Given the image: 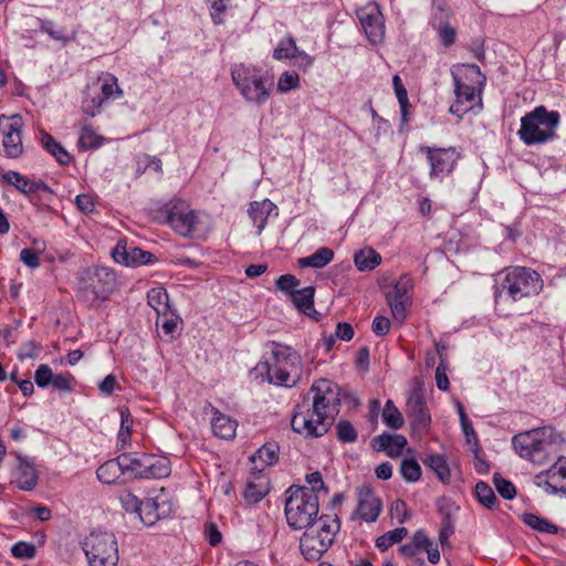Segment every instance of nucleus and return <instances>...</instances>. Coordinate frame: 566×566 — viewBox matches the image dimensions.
Segmentation results:
<instances>
[{
  "label": "nucleus",
  "instance_id": "nucleus-27",
  "mask_svg": "<svg viewBox=\"0 0 566 566\" xmlns=\"http://www.w3.org/2000/svg\"><path fill=\"white\" fill-rule=\"evenodd\" d=\"M279 446L275 442L264 443L256 452L251 457L252 463L258 471H263L266 467L273 465L279 459Z\"/></svg>",
  "mask_w": 566,
  "mask_h": 566
},
{
  "label": "nucleus",
  "instance_id": "nucleus-19",
  "mask_svg": "<svg viewBox=\"0 0 566 566\" xmlns=\"http://www.w3.org/2000/svg\"><path fill=\"white\" fill-rule=\"evenodd\" d=\"M357 500L358 504L355 513L367 523L375 522L382 509L380 499L369 486L364 485L357 491Z\"/></svg>",
  "mask_w": 566,
  "mask_h": 566
},
{
  "label": "nucleus",
  "instance_id": "nucleus-39",
  "mask_svg": "<svg viewBox=\"0 0 566 566\" xmlns=\"http://www.w3.org/2000/svg\"><path fill=\"white\" fill-rule=\"evenodd\" d=\"M132 415L127 408L120 409V428L117 434V447L124 449L130 441Z\"/></svg>",
  "mask_w": 566,
  "mask_h": 566
},
{
  "label": "nucleus",
  "instance_id": "nucleus-25",
  "mask_svg": "<svg viewBox=\"0 0 566 566\" xmlns=\"http://www.w3.org/2000/svg\"><path fill=\"white\" fill-rule=\"evenodd\" d=\"M276 209V206L269 199L263 201H253L248 210L249 217L258 229L260 235L266 226L270 213Z\"/></svg>",
  "mask_w": 566,
  "mask_h": 566
},
{
  "label": "nucleus",
  "instance_id": "nucleus-54",
  "mask_svg": "<svg viewBox=\"0 0 566 566\" xmlns=\"http://www.w3.org/2000/svg\"><path fill=\"white\" fill-rule=\"evenodd\" d=\"M104 103H106V99H104L101 94L92 97L87 96L83 101V111L85 114L94 117L99 114Z\"/></svg>",
  "mask_w": 566,
  "mask_h": 566
},
{
  "label": "nucleus",
  "instance_id": "nucleus-36",
  "mask_svg": "<svg viewBox=\"0 0 566 566\" xmlns=\"http://www.w3.org/2000/svg\"><path fill=\"white\" fill-rule=\"evenodd\" d=\"M422 462L426 467L430 468L437 474L438 479L441 482L447 483L450 481V468L443 455L430 453L426 455Z\"/></svg>",
  "mask_w": 566,
  "mask_h": 566
},
{
  "label": "nucleus",
  "instance_id": "nucleus-35",
  "mask_svg": "<svg viewBox=\"0 0 566 566\" xmlns=\"http://www.w3.org/2000/svg\"><path fill=\"white\" fill-rule=\"evenodd\" d=\"M354 263L361 272L371 271L381 263V255L373 248H365L355 252Z\"/></svg>",
  "mask_w": 566,
  "mask_h": 566
},
{
  "label": "nucleus",
  "instance_id": "nucleus-38",
  "mask_svg": "<svg viewBox=\"0 0 566 566\" xmlns=\"http://www.w3.org/2000/svg\"><path fill=\"white\" fill-rule=\"evenodd\" d=\"M381 417L384 423L391 429L397 430L403 426L402 415L390 399L386 401Z\"/></svg>",
  "mask_w": 566,
  "mask_h": 566
},
{
  "label": "nucleus",
  "instance_id": "nucleus-8",
  "mask_svg": "<svg viewBox=\"0 0 566 566\" xmlns=\"http://www.w3.org/2000/svg\"><path fill=\"white\" fill-rule=\"evenodd\" d=\"M231 77L245 102L260 106L270 99L272 82L261 69L235 64Z\"/></svg>",
  "mask_w": 566,
  "mask_h": 566
},
{
  "label": "nucleus",
  "instance_id": "nucleus-60",
  "mask_svg": "<svg viewBox=\"0 0 566 566\" xmlns=\"http://www.w3.org/2000/svg\"><path fill=\"white\" fill-rule=\"evenodd\" d=\"M205 536L211 546H217L222 541L221 532L219 531L218 526L212 522L206 524Z\"/></svg>",
  "mask_w": 566,
  "mask_h": 566
},
{
  "label": "nucleus",
  "instance_id": "nucleus-46",
  "mask_svg": "<svg viewBox=\"0 0 566 566\" xmlns=\"http://www.w3.org/2000/svg\"><path fill=\"white\" fill-rule=\"evenodd\" d=\"M475 495L478 501L489 509H491L497 500L492 488L483 481L476 483Z\"/></svg>",
  "mask_w": 566,
  "mask_h": 566
},
{
  "label": "nucleus",
  "instance_id": "nucleus-15",
  "mask_svg": "<svg viewBox=\"0 0 566 566\" xmlns=\"http://www.w3.org/2000/svg\"><path fill=\"white\" fill-rule=\"evenodd\" d=\"M407 415L411 418V426L415 431L420 433L428 431L431 416L421 388H413L408 396Z\"/></svg>",
  "mask_w": 566,
  "mask_h": 566
},
{
  "label": "nucleus",
  "instance_id": "nucleus-18",
  "mask_svg": "<svg viewBox=\"0 0 566 566\" xmlns=\"http://www.w3.org/2000/svg\"><path fill=\"white\" fill-rule=\"evenodd\" d=\"M357 15L368 40L374 44L381 42L385 35V24L378 8L368 7L360 9Z\"/></svg>",
  "mask_w": 566,
  "mask_h": 566
},
{
  "label": "nucleus",
  "instance_id": "nucleus-30",
  "mask_svg": "<svg viewBox=\"0 0 566 566\" xmlns=\"http://www.w3.org/2000/svg\"><path fill=\"white\" fill-rule=\"evenodd\" d=\"M15 482L19 489L31 491L38 483L36 470L32 464L19 458V465L15 472Z\"/></svg>",
  "mask_w": 566,
  "mask_h": 566
},
{
  "label": "nucleus",
  "instance_id": "nucleus-45",
  "mask_svg": "<svg viewBox=\"0 0 566 566\" xmlns=\"http://www.w3.org/2000/svg\"><path fill=\"white\" fill-rule=\"evenodd\" d=\"M433 29L436 30L440 43L449 48L455 42L457 30L448 22H433Z\"/></svg>",
  "mask_w": 566,
  "mask_h": 566
},
{
  "label": "nucleus",
  "instance_id": "nucleus-55",
  "mask_svg": "<svg viewBox=\"0 0 566 566\" xmlns=\"http://www.w3.org/2000/svg\"><path fill=\"white\" fill-rule=\"evenodd\" d=\"M104 103H106V99H104L101 94L92 97L87 96L83 101V111L85 114L94 117L99 114Z\"/></svg>",
  "mask_w": 566,
  "mask_h": 566
},
{
  "label": "nucleus",
  "instance_id": "nucleus-37",
  "mask_svg": "<svg viewBox=\"0 0 566 566\" xmlns=\"http://www.w3.org/2000/svg\"><path fill=\"white\" fill-rule=\"evenodd\" d=\"M98 82L101 83V95L106 102L109 99L115 101L123 96V91L118 85L117 77L112 73H102L98 77Z\"/></svg>",
  "mask_w": 566,
  "mask_h": 566
},
{
  "label": "nucleus",
  "instance_id": "nucleus-51",
  "mask_svg": "<svg viewBox=\"0 0 566 566\" xmlns=\"http://www.w3.org/2000/svg\"><path fill=\"white\" fill-rule=\"evenodd\" d=\"M119 502L126 512L138 514L142 501L129 490H123L119 493Z\"/></svg>",
  "mask_w": 566,
  "mask_h": 566
},
{
  "label": "nucleus",
  "instance_id": "nucleus-41",
  "mask_svg": "<svg viewBox=\"0 0 566 566\" xmlns=\"http://www.w3.org/2000/svg\"><path fill=\"white\" fill-rule=\"evenodd\" d=\"M523 522L530 526L533 530H536L541 533H547V534H556L557 533V526L547 520L537 516L532 513H526L523 515Z\"/></svg>",
  "mask_w": 566,
  "mask_h": 566
},
{
  "label": "nucleus",
  "instance_id": "nucleus-57",
  "mask_svg": "<svg viewBox=\"0 0 566 566\" xmlns=\"http://www.w3.org/2000/svg\"><path fill=\"white\" fill-rule=\"evenodd\" d=\"M298 284V280L292 274L281 275L276 280V287L282 292L289 293L290 296L297 290Z\"/></svg>",
  "mask_w": 566,
  "mask_h": 566
},
{
  "label": "nucleus",
  "instance_id": "nucleus-23",
  "mask_svg": "<svg viewBox=\"0 0 566 566\" xmlns=\"http://www.w3.org/2000/svg\"><path fill=\"white\" fill-rule=\"evenodd\" d=\"M1 178L8 184L12 185L18 191L28 196L36 193L39 191L49 190V187L44 181L30 180L25 176L14 170H9L4 172L1 176Z\"/></svg>",
  "mask_w": 566,
  "mask_h": 566
},
{
  "label": "nucleus",
  "instance_id": "nucleus-14",
  "mask_svg": "<svg viewBox=\"0 0 566 566\" xmlns=\"http://www.w3.org/2000/svg\"><path fill=\"white\" fill-rule=\"evenodd\" d=\"M412 287V277L409 274H403L396 282L392 291L386 295L392 317L399 323H403L407 318V310L411 305L410 292Z\"/></svg>",
  "mask_w": 566,
  "mask_h": 566
},
{
  "label": "nucleus",
  "instance_id": "nucleus-49",
  "mask_svg": "<svg viewBox=\"0 0 566 566\" xmlns=\"http://www.w3.org/2000/svg\"><path fill=\"white\" fill-rule=\"evenodd\" d=\"M300 86V76L296 72L285 71L283 72L277 81V91L281 93H287Z\"/></svg>",
  "mask_w": 566,
  "mask_h": 566
},
{
  "label": "nucleus",
  "instance_id": "nucleus-7",
  "mask_svg": "<svg viewBox=\"0 0 566 566\" xmlns=\"http://www.w3.org/2000/svg\"><path fill=\"white\" fill-rule=\"evenodd\" d=\"M560 122L557 111H548L541 105L521 118L517 136L527 146L542 145L556 138Z\"/></svg>",
  "mask_w": 566,
  "mask_h": 566
},
{
  "label": "nucleus",
  "instance_id": "nucleus-22",
  "mask_svg": "<svg viewBox=\"0 0 566 566\" xmlns=\"http://www.w3.org/2000/svg\"><path fill=\"white\" fill-rule=\"evenodd\" d=\"M370 444L374 450L386 452L390 458H397L407 446V439L402 434L381 433L374 437Z\"/></svg>",
  "mask_w": 566,
  "mask_h": 566
},
{
  "label": "nucleus",
  "instance_id": "nucleus-63",
  "mask_svg": "<svg viewBox=\"0 0 566 566\" xmlns=\"http://www.w3.org/2000/svg\"><path fill=\"white\" fill-rule=\"evenodd\" d=\"M410 543L418 552L427 549V547L432 544L423 530L416 531Z\"/></svg>",
  "mask_w": 566,
  "mask_h": 566
},
{
  "label": "nucleus",
  "instance_id": "nucleus-1",
  "mask_svg": "<svg viewBox=\"0 0 566 566\" xmlns=\"http://www.w3.org/2000/svg\"><path fill=\"white\" fill-rule=\"evenodd\" d=\"M564 438L553 427L546 426L515 434L512 444L516 453L537 465L556 462L535 475V484L552 494L566 493V458L557 455Z\"/></svg>",
  "mask_w": 566,
  "mask_h": 566
},
{
  "label": "nucleus",
  "instance_id": "nucleus-24",
  "mask_svg": "<svg viewBox=\"0 0 566 566\" xmlns=\"http://www.w3.org/2000/svg\"><path fill=\"white\" fill-rule=\"evenodd\" d=\"M144 479H163L171 473L170 460L166 457L147 453Z\"/></svg>",
  "mask_w": 566,
  "mask_h": 566
},
{
  "label": "nucleus",
  "instance_id": "nucleus-50",
  "mask_svg": "<svg viewBox=\"0 0 566 566\" xmlns=\"http://www.w3.org/2000/svg\"><path fill=\"white\" fill-rule=\"evenodd\" d=\"M54 374L52 368L46 364H41L34 371V382L39 388H46L52 385Z\"/></svg>",
  "mask_w": 566,
  "mask_h": 566
},
{
  "label": "nucleus",
  "instance_id": "nucleus-64",
  "mask_svg": "<svg viewBox=\"0 0 566 566\" xmlns=\"http://www.w3.org/2000/svg\"><path fill=\"white\" fill-rule=\"evenodd\" d=\"M335 336L344 342H349L354 337V328L349 323H338L335 331Z\"/></svg>",
  "mask_w": 566,
  "mask_h": 566
},
{
  "label": "nucleus",
  "instance_id": "nucleus-12",
  "mask_svg": "<svg viewBox=\"0 0 566 566\" xmlns=\"http://www.w3.org/2000/svg\"><path fill=\"white\" fill-rule=\"evenodd\" d=\"M166 222L178 234L189 238L192 235L198 222L197 213L189 208L186 201L172 200L165 207Z\"/></svg>",
  "mask_w": 566,
  "mask_h": 566
},
{
  "label": "nucleus",
  "instance_id": "nucleus-40",
  "mask_svg": "<svg viewBox=\"0 0 566 566\" xmlns=\"http://www.w3.org/2000/svg\"><path fill=\"white\" fill-rule=\"evenodd\" d=\"M408 534V530L406 527H397L395 530L388 531L376 539V546L385 552L394 544L401 542Z\"/></svg>",
  "mask_w": 566,
  "mask_h": 566
},
{
  "label": "nucleus",
  "instance_id": "nucleus-44",
  "mask_svg": "<svg viewBox=\"0 0 566 566\" xmlns=\"http://www.w3.org/2000/svg\"><path fill=\"white\" fill-rule=\"evenodd\" d=\"M103 138L98 136L90 126H83L77 145L82 149H95L102 145Z\"/></svg>",
  "mask_w": 566,
  "mask_h": 566
},
{
  "label": "nucleus",
  "instance_id": "nucleus-11",
  "mask_svg": "<svg viewBox=\"0 0 566 566\" xmlns=\"http://www.w3.org/2000/svg\"><path fill=\"white\" fill-rule=\"evenodd\" d=\"M420 153L426 155L430 164V179L442 180L449 176L460 159L461 155L455 147L440 148L430 146H420Z\"/></svg>",
  "mask_w": 566,
  "mask_h": 566
},
{
  "label": "nucleus",
  "instance_id": "nucleus-26",
  "mask_svg": "<svg viewBox=\"0 0 566 566\" xmlns=\"http://www.w3.org/2000/svg\"><path fill=\"white\" fill-rule=\"evenodd\" d=\"M124 463L122 462V454L115 459L108 460L101 464L96 470L97 479L104 484H113L118 481L122 475H125Z\"/></svg>",
  "mask_w": 566,
  "mask_h": 566
},
{
  "label": "nucleus",
  "instance_id": "nucleus-47",
  "mask_svg": "<svg viewBox=\"0 0 566 566\" xmlns=\"http://www.w3.org/2000/svg\"><path fill=\"white\" fill-rule=\"evenodd\" d=\"M337 439L343 443H353L357 440V431L348 420H340L336 424Z\"/></svg>",
  "mask_w": 566,
  "mask_h": 566
},
{
  "label": "nucleus",
  "instance_id": "nucleus-43",
  "mask_svg": "<svg viewBox=\"0 0 566 566\" xmlns=\"http://www.w3.org/2000/svg\"><path fill=\"white\" fill-rule=\"evenodd\" d=\"M297 45L292 36L282 39L273 51V57L277 61L293 59L297 53Z\"/></svg>",
  "mask_w": 566,
  "mask_h": 566
},
{
  "label": "nucleus",
  "instance_id": "nucleus-61",
  "mask_svg": "<svg viewBox=\"0 0 566 566\" xmlns=\"http://www.w3.org/2000/svg\"><path fill=\"white\" fill-rule=\"evenodd\" d=\"M392 84H394V90H395L397 99H398L401 108H405V106L408 104V93H407V90L405 88L399 75H395L392 77Z\"/></svg>",
  "mask_w": 566,
  "mask_h": 566
},
{
  "label": "nucleus",
  "instance_id": "nucleus-59",
  "mask_svg": "<svg viewBox=\"0 0 566 566\" xmlns=\"http://www.w3.org/2000/svg\"><path fill=\"white\" fill-rule=\"evenodd\" d=\"M390 321L385 316H376L371 324V331L377 336H385L390 331Z\"/></svg>",
  "mask_w": 566,
  "mask_h": 566
},
{
  "label": "nucleus",
  "instance_id": "nucleus-3",
  "mask_svg": "<svg viewBox=\"0 0 566 566\" xmlns=\"http://www.w3.org/2000/svg\"><path fill=\"white\" fill-rule=\"evenodd\" d=\"M302 358L292 347L272 343L270 356L259 361L251 370V376L275 386L292 388L302 378Z\"/></svg>",
  "mask_w": 566,
  "mask_h": 566
},
{
  "label": "nucleus",
  "instance_id": "nucleus-20",
  "mask_svg": "<svg viewBox=\"0 0 566 566\" xmlns=\"http://www.w3.org/2000/svg\"><path fill=\"white\" fill-rule=\"evenodd\" d=\"M455 101L450 107V113L462 117L464 114L473 109L476 105L481 107V92L480 90L470 88L464 84H453Z\"/></svg>",
  "mask_w": 566,
  "mask_h": 566
},
{
  "label": "nucleus",
  "instance_id": "nucleus-34",
  "mask_svg": "<svg viewBox=\"0 0 566 566\" xmlns=\"http://www.w3.org/2000/svg\"><path fill=\"white\" fill-rule=\"evenodd\" d=\"M334 259V251L331 248L323 247L317 249L313 254L298 259L301 268L322 269L331 263Z\"/></svg>",
  "mask_w": 566,
  "mask_h": 566
},
{
  "label": "nucleus",
  "instance_id": "nucleus-29",
  "mask_svg": "<svg viewBox=\"0 0 566 566\" xmlns=\"http://www.w3.org/2000/svg\"><path fill=\"white\" fill-rule=\"evenodd\" d=\"M147 453L127 452L122 453V462L127 475L133 479H144Z\"/></svg>",
  "mask_w": 566,
  "mask_h": 566
},
{
  "label": "nucleus",
  "instance_id": "nucleus-13",
  "mask_svg": "<svg viewBox=\"0 0 566 566\" xmlns=\"http://www.w3.org/2000/svg\"><path fill=\"white\" fill-rule=\"evenodd\" d=\"M23 119L19 114L0 115V132L3 136L2 146L8 158H18L23 153L22 145Z\"/></svg>",
  "mask_w": 566,
  "mask_h": 566
},
{
  "label": "nucleus",
  "instance_id": "nucleus-58",
  "mask_svg": "<svg viewBox=\"0 0 566 566\" xmlns=\"http://www.w3.org/2000/svg\"><path fill=\"white\" fill-rule=\"evenodd\" d=\"M20 260L30 269H36L40 266L39 255L33 249H22L20 252Z\"/></svg>",
  "mask_w": 566,
  "mask_h": 566
},
{
  "label": "nucleus",
  "instance_id": "nucleus-48",
  "mask_svg": "<svg viewBox=\"0 0 566 566\" xmlns=\"http://www.w3.org/2000/svg\"><path fill=\"white\" fill-rule=\"evenodd\" d=\"M493 483L499 494L505 500H512L516 495V489L514 484L504 479L501 474L495 473L493 475Z\"/></svg>",
  "mask_w": 566,
  "mask_h": 566
},
{
  "label": "nucleus",
  "instance_id": "nucleus-9",
  "mask_svg": "<svg viewBox=\"0 0 566 566\" xmlns=\"http://www.w3.org/2000/svg\"><path fill=\"white\" fill-rule=\"evenodd\" d=\"M340 528L337 516L322 515L316 523L305 527L300 539V548L307 560H318L334 542Z\"/></svg>",
  "mask_w": 566,
  "mask_h": 566
},
{
  "label": "nucleus",
  "instance_id": "nucleus-2",
  "mask_svg": "<svg viewBox=\"0 0 566 566\" xmlns=\"http://www.w3.org/2000/svg\"><path fill=\"white\" fill-rule=\"evenodd\" d=\"M312 401L304 399L294 410L292 429L306 437L324 436L339 412L340 389L327 379H319L312 385Z\"/></svg>",
  "mask_w": 566,
  "mask_h": 566
},
{
  "label": "nucleus",
  "instance_id": "nucleus-5",
  "mask_svg": "<svg viewBox=\"0 0 566 566\" xmlns=\"http://www.w3.org/2000/svg\"><path fill=\"white\" fill-rule=\"evenodd\" d=\"M318 496L306 486H290L285 491L284 512L289 526L304 530L316 523Z\"/></svg>",
  "mask_w": 566,
  "mask_h": 566
},
{
  "label": "nucleus",
  "instance_id": "nucleus-56",
  "mask_svg": "<svg viewBox=\"0 0 566 566\" xmlns=\"http://www.w3.org/2000/svg\"><path fill=\"white\" fill-rule=\"evenodd\" d=\"M210 7V15L216 24L223 23V15L227 11L226 0H206Z\"/></svg>",
  "mask_w": 566,
  "mask_h": 566
},
{
  "label": "nucleus",
  "instance_id": "nucleus-21",
  "mask_svg": "<svg viewBox=\"0 0 566 566\" xmlns=\"http://www.w3.org/2000/svg\"><path fill=\"white\" fill-rule=\"evenodd\" d=\"M453 84H464L470 88L482 91L486 78L480 67L475 64H462L455 66L452 71Z\"/></svg>",
  "mask_w": 566,
  "mask_h": 566
},
{
  "label": "nucleus",
  "instance_id": "nucleus-31",
  "mask_svg": "<svg viewBox=\"0 0 566 566\" xmlns=\"http://www.w3.org/2000/svg\"><path fill=\"white\" fill-rule=\"evenodd\" d=\"M147 302L150 307L160 317L168 316L170 312L169 297L166 289L163 286L153 287L147 292Z\"/></svg>",
  "mask_w": 566,
  "mask_h": 566
},
{
  "label": "nucleus",
  "instance_id": "nucleus-4",
  "mask_svg": "<svg viewBox=\"0 0 566 566\" xmlns=\"http://www.w3.org/2000/svg\"><path fill=\"white\" fill-rule=\"evenodd\" d=\"M544 283L541 275L525 266L505 268L494 277V298L517 302L524 297L538 295Z\"/></svg>",
  "mask_w": 566,
  "mask_h": 566
},
{
  "label": "nucleus",
  "instance_id": "nucleus-32",
  "mask_svg": "<svg viewBox=\"0 0 566 566\" xmlns=\"http://www.w3.org/2000/svg\"><path fill=\"white\" fill-rule=\"evenodd\" d=\"M41 145L51 154L59 164L65 166L72 161V156L65 150V148L57 143L52 135L41 130Z\"/></svg>",
  "mask_w": 566,
  "mask_h": 566
},
{
  "label": "nucleus",
  "instance_id": "nucleus-10",
  "mask_svg": "<svg viewBox=\"0 0 566 566\" xmlns=\"http://www.w3.org/2000/svg\"><path fill=\"white\" fill-rule=\"evenodd\" d=\"M90 566H117L118 544L112 532H91L82 542Z\"/></svg>",
  "mask_w": 566,
  "mask_h": 566
},
{
  "label": "nucleus",
  "instance_id": "nucleus-6",
  "mask_svg": "<svg viewBox=\"0 0 566 566\" xmlns=\"http://www.w3.org/2000/svg\"><path fill=\"white\" fill-rule=\"evenodd\" d=\"M78 297L90 307H97L108 300L115 290L116 275L106 266L86 268L77 274Z\"/></svg>",
  "mask_w": 566,
  "mask_h": 566
},
{
  "label": "nucleus",
  "instance_id": "nucleus-16",
  "mask_svg": "<svg viewBox=\"0 0 566 566\" xmlns=\"http://www.w3.org/2000/svg\"><path fill=\"white\" fill-rule=\"evenodd\" d=\"M112 256L116 263L132 268L150 264L156 260L153 253L123 241L113 249Z\"/></svg>",
  "mask_w": 566,
  "mask_h": 566
},
{
  "label": "nucleus",
  "instance_id": "nucleus-53",
  "mask_svg": "<svg viewBox=\"0 0 566 566\" xmlns=\"http://www.w3.org/2000/svg\"><path fill=\"white\" fill-rule=\"evenodd\" d=\"M75 378L70 373H60L54 375L52 387L54 389L70 392L73 390Z\"/></svg>",
  "mask_w": 566,
  "mask_h": 566
},
{
  "label": "nucleus",
  "instance_id": "nucleus-28",
  "mask_svg": "<svg viewBox=\"0 0 566 566\" xmlns=\"http://www.w3.org/2000/svg\"><path fill=\"white\" fill-rule=\"evenodd\" d=\"M237 421L214 410L211 419V430L214 436L221 439H232L237 431Z\"/></svg>",
  "mask_w": 566,
  "mask_h": 566
},
{
  "label": "nucleus",
  "instance_id": "nucleus-33",
  "mask_svg": "<svg viewBox=\"0 0 566 566\" xmlns=\"http://www.w3.org/2000/svg\"><path fill=\"white\" fill-rule=\"evenodd\" d=\"M314 294L315 289L313 286H306L296 290L290 297L293 304L305 315L312 316L316 313L314 308Z\"/></svg>",
  "mask_w": 566,
  "mask_h": 566
},
{
  "label": "nucleus",
  "instance_id": "nucleus-62",
  "mask_svg": "<svg viewBox=\"0 0 566 566\" xmlns=\"http://www.w3.org/2000/svg\"><path fill=\"white\" fill-rule=\"evenodd\" d=\"M436 382H437V387L440 389V390H448L449 389V378L447 376V366L446 364H443V360L440 361V364L438 365L437 369H436Z\"/></svg>",
  "mask_w": 566,
  "mask_h": 566
},
{
  "label": "nucleus",
  "instance_id": "nucleus-52",
  "mask_svg": "<svg viewBox=\"0 0 566 566\" xmlns=\"http://www.w3.org/2000/svg\"><path fill=\"white\" fill-rule=\"evenodd\" d=\"M35 552V546L28 542H18L11 547V554L19 559H31Z\"/></svg>",
  "mask_w": 566,
  "mask_h": 566
},
{
  "label": "nucleus",
  "instance_id": "nucleus-17",
  "mask_svg": "<svg viewBox=\"0 0 566 566\" xmlns=\"http://www.w3.org/2000/svg\"><path fill=\"white\" fill-rule=\"evenodd\" d=\"M171 511L172 505L166 496L158 495L142 501L138 516L145 525L151 526L158 520L168 517Z\"/></svg>",
  "mask_w": 566,
  "mask_h": 566
},
{
  "label": "nucleus",
  "instance_id": "nucleus-42",
  "mask_svg": "<svg viewBox=\"0 0 566 566\" xmlns=\"http://www.w3.org/2000/svg\"><path fill=\"white\" fill-rule=\"evenodd\" d=\"M400 474L405 481L413 483L421 478V467L413 458H405L400 463Z\"/></svg>",
  "mask_w": 566,
  "mask_h": 566
}]
</instances>
